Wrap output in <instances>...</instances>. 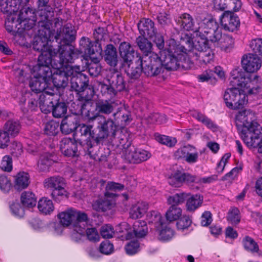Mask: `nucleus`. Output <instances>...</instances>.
Segmentation results:
<instances>
[{
	"instance_id": "f257e3e1",
	"label": "nucleus",
	"mask_w": 262,
	"mask_h": 262,
	"mask_svg": "<svg viewBox=\"0 0 262 262\" xmlns=\"http://www.w3.org/2000/svg\"><path fill=\"white\" fill-rule=\"evenodd\" d=\"M258 76L255 75L252 80L248 75L241 69H235L231 72L230 83L232 88H228L225 92L224 99L226 106L233 110L242 108L247 102V96L239 90L246 89L249 94H256L260 87L254 86L257 81Z\"/></svg>"
},
{
	"instance_id": "f03ea898",
	"label": "nucleus",
	"mask_w": 262,
	"mask_h": 262,
	"mask_svg": "<svg viewBox=\"0 0 262 262\" xmlns=\"http://www.w3.org/2000/svg\"><path fill=\"white\" fill-rule=\"evenodd\" d=\"M254 114L250 110L239 112L236 116V126L244 142L248 146H255V140L261 135V127L254 121Z\"/></svg>"
},
{
	"instance_id": "7ed1b4c3",
	"label": "nucleus",
	"mask_w": 262,
	"mask_h": 262,
	"mask_svg": "<svg viewBox=\"0 0 262 262\" xmlns=\"http://www.w3.org/2000/svg\"><path fill=\"white\" fill-rule=\"evenodd\" d=\"M51 25L52 23L47 15L40 16L36 30L38 34L34 37L32 44L33 50L41 52L38 59L42 55H50V66H52V56L57 53L55 49L48 46V42L51 40L53 36L50 29Z\"/></svg>"
},
{
	"instance_id": "20e7f679",
	"label": "nucleus",
	"mask_w": 262,
	"mask_h": 262,
	"mask_svg": "<svg viewBox=\"0 0 262 262\" xmlns=\"http://www.w3.org/2000/svg\"><path fill=\"white\" fill-rule=\"evenodd\" d=\"M59 223H54L53 227L57 234H60L63 230V227L72 225L74 231L79 235L84 233L85 224L89 222L88 214L73 208L68 209L58 214Z\"/></svg>"
},
{
	"instance_id": "39448f33",
	"label": "nucleus",
	"mask_w": 262,
	"mask_h": 262,
	"mask_svg": "<svg viewBox=\"0 0 262 262\" xmlns=\"http://www.w3.org/2000/svg\"><path fill=\"white\" fill-rule=\"evenodd\" d=\"M50 55H42L37 60V63L33 67L32 71L35 74L29 81V86L34 94H41L47 87V82L52 75Z\"/></svg>"
},
{
	"instance_id": "423d86ee",
	"label": "nucleus",
	"mask_w": 262,
	"mask_h": 262,
	"mask_svg": "<svg viewBox=\"0 0 262 262\" xmlns=\"http://www.w3.org/2000/svg\"><path fill=\"white\" fill-rule=\"evenodd\" d=\"M73 74L70 76L69 90L75 92L81 99L85 101L91 100L94 95L93 87L89 84L87 75L80 72L78 67H73Z\"/></svg>"
},
{
	"instance_id": "0eeeda50",
	"label": "nucleus",
	"mask_w": 262,
	"mask_h": 262,
	"mask_svg": "<svg viewBox=\"0 0 262 262\" xmlns=\"http://www.w3.org/2000/svg\"><path fill=\"white\" fill-rule=\"evenodd\" d=\"M160 59L162 63L163 70L164 69L168 71L178 69L186 70L190 68L189 60L186 59L185 56L171 45L161 51Z\"/></svg>"
},
{
	"instance_id": "6e6552de",
	"label": "nucleus",
	"mask_w": 262,
	"mask_h": 262,
	"mask_svg": "<svg viewBox=\"0 0 262 262\" xmlns=\"http://www.w3.org/2000/svg\"><path fill=\"white\" fill-rule=\"evenodd\" d=\"M60 148L66 156L70 157L78 156L82 151L90 156H92L94 152V145L90 141L70 138H64L61 140Z\"/></svg>"
},
{
	"instance_id": "1a4fd4ad",
	"label": "nucleus",
	"mask_w": 262,
	"mask_h": 262,
	"mask_svg": "<svg viewBox=\"0 0 262 262\" xmlns=\"http://www.w3.org/2000/svg\"><path fill=\"white\" fill-rule=\"evenodd\" d=\"M107 83H101L100 92L105 97L112 98L119 92L125 90L126 82L122 75L117 71L110 70L106 76Z\"/></svg>"
},
{
	"instance_id": "9d476101",
	"label": "nucleus",
	"mask_w": 262,
	"mask_h": 262,
	"mask_svg": "<svg viewBox=\"0 0 262 262\" xmlns=\"http://www.w3.org/2000/svg\"><path fill=\"white\" fill-rule=\"evenodd\" d=\"M196 38L194 41V52L193 54L196 57V59L205 64L209 63L213 58V54L210 49L212 45L211 41L197 29L194 31Z\"/></svg>"
},
{
	"instance_id": "9b49d317",
	"label": "nucleus",
	"mask_w": 262,
	"mask_h": 262,
	"mask_svg": "<svg viewBox=\"0 0 262 262\" xmlns=\"http://www.w3.org/2000/svg\"><path fill=\"white\" fill-rule=\"evenodd\" d=\"M119 129L118 125L115 123L114 119L111 118H106L104 116H100L96 127L97 145L102 143L107 138L112 140L115 138L116 133Z\"/></svg>"
},
{
	"instance_id": "f8f14e48",
	"label": "nucleus",
	"mask_w": 262,
	"mask_h": 262,
	"mask_svg": "<svg viewBox=\"0 0 262 262\" xmlns=\"http://www.w3.org/2000/svg\"><path fill=\"white\" fill-rule=\"evenodd\" d=\"M88 41V40H85ZM86 48V50H82L85 55L88 56L91 62L88 64V70L90 75L93 77L98 76L101 73L102 67L99 64L100 60L102 58V48L96 45L95 50L90 49V42L83 43Z\"/></svg>"
},
{
	"instance_id": "ddd939ff",
	"label": "nucleus",
	"mask_w": 262,
	"mask_h": 262,
	"mask_svg": "<svg viewBox=\"0 0 262 262\" xmlns=\"http://www.w3.org/2000/svg\"><path fill=\"white\" fill-rule=\"evenodd\" d=\"M120 144H117V146L122 147L123 150V157L127 162L130 163H140L148 159L151 154L148 151L140 148H135L130 144L126 146L124 144V139H120Z\"/></svg>"
},
{
	"instance_id": "4468645a",
	"label": "nucleus",
	"mask_w": 262,
	"mask_h": 262,
	"mask_svg": "<svg viewBox=\"0 0 262 262\" xmlns=\"http://www.w3.org/2000/svg\"><path fill=\"white\" fill-rule=\"evenodd\" d=\"M17 21L18 26L22 27L25 31H31V35L35 34L37 25L35 24L36 17L34 9L29 7H23L19 11Z\"/></svg>"
},
{
	"instance_id": "2eb2a0df",
	"label": "nucleus",
	"mask_w": 262,
	"mask_h": 262,
	"mask_svg": "<svg viewBox=\"0 0 262 262\" xmlns=\"http://www.w3.org/2000/svg\"><path fill=\"white\" fill-rule=\"evenodd\" d=\"M45 184L48 188L52 190L51 195L56 202H60L63 198L67 196L65 189L64 179L60 176H53L45 180Z\"/></svg>"
},
{
	"instance_id": "dca6fc26",
	"label": "nucleus",
	"mask_w": 262,
	"mask_h": 262,
	"mask_svg": "<svg viewBox=\"0 0 262 262\" xmlns=\"http://www.w3.org/2000/svg\"><path fill=\"white\" fill-rule=\"evenodd\" d=\"M143 74L147 77H155L163 71L162 63L157 54L151 56H142Z\"/></svg>"
},
{
	"instance_id": "f3484780",
	"label": "nucleus",
	"mask_w": 262,
	"mask_h": 262,
	"mask_svg": "<svg viewBox=\"0 0 262 262\" xmlns=\"http://www.w3.org/2000/svg\"><path fill=\"white\" fill-rule=\"evenodd\" d=\"M55 72L52 73V81L57 88H64L68 86L69 77L73 74L72 66H56Z\"/></svg>"
},
{
	"instance_id": "a211bd4d",
	"label": "nucleus",
	"mask_w": 262,
	"mask_h": 262,
	"mask_svg": "<svg viewBox=\"0 0 262 262\" xmlns=\"http://www.w3.org/2000/svg\"><path fill=\"white\" fill-rule=\"evenodd\" d=\"M60 44L58 49H55L57 53L52 56V58L59 54V66H70L69 63L73 62L74 58L77 55L75 48L71 43Z\"/></svg>"
},
{
	"instance_id": "6ab92c4d",
	"label": "nucleus",
	"mask_w": 262,
	"mask_h": 262,
	"mask_svg": "<svg viewBox=\"0 0 262 262\" xmlns=\"http://www.w3.org/2000/svg\"><path fill=\"white\" fill-rule=\"evenodd\" d=\"M192 175L188 172H184L180 170H176L172 173L167 178V182L169 185L174 187H180L184 183L194 189L192 180Z\"/></svg>"
},
{
	"instance_id": "aec40b11",
	"label": "nucleus",
	"mask_w": 262,
	"mask_h": 262,
	"mask_svg": "<svg viewBox=\"0 0 262 262\" xmlns=\"http://www.w3.org/2000/svg\"><path fill=\"white\" fill-rule=\"evenodd\" d=\"M220 20L222 27L225 31L233 32L237 30L240 26L238 17L230 10L224 11Z\"/></svg>"
},
{
	"instance_id": "412c9836",
	"label": "nucleus",
	"mask_w": 262,
	"mask_h": 262,
	"mask_svg": "<svg viewBox=\"0 0 262 262\" xmlns=\"http://www.w3.org/2000/svg\"><path fill=\"white\" fill-rule=\"evenodd\" d=\"M76 31L71 24H67L57 30L55 38L59 43H71L76 39Z\"/></svg>"
},
{
	"instance_id": "4be33fe9",
	"label": "nucleus",
	"mask_w": 262,
	"mask_h": 262,
	"mask_svg": "<svg viewBox=\"0 0 262 262\" xmlns=\"http://www.w3.org/2000/svg\"><path fill=\"white\" fill-rule=\"evenodd\" d=\"M135 60L126 63L125 72L127 76L132 79H138L142 73H143V61L142 56L137 54Z\"/></svg>"
},
{
	"instance_id": "5701e85b",
	"label": "nucleus",
	"mask_w": 262,
	"mask_h": 262,
	"mask_svg": "<svg viewBox=\"0 0 262 262\" xmlns=\"http://www.w3.org/2000/svg\"><path fill=\"white\" fill-rule=\"evenodd\" d=\"M241 62L243 69L248 73L256 72L261 65V60L257 55L251 53L244 55Z\"/></svg>"
},
{
	"instance_id": "b1692460",
	"label": "nucleus",
	"mask_w": 262,
	"mask_h": 262,
	"mask_svg": "<svg viewBox=\"0 0 262 262\" xmlns=\"http://www.w3.org/2000/svg\"><path fill=\"white\" fill-rule=\"evenodd\" d=\"M106 35V30L103 27H98L95 29L93 32V36L94 38L95 39V41H92L89 38L86 37H82L80 41V46L81 47V50H86V48L85 47V45L83 44L84 42H87L86 40H88V42H90V48L92 50V49L95 50V46L98 45L101 47V44L100 41L104 39V36Z\"/></svg>"
},
{
	"instance_id": "393cba45",
	"label": "nucleus",
	"mask_w": 262,
	"mask_h": 262,
	"mask_svg": "<svg viewBox=\"0 0 262 262\" xmlns=\"http://www.w3.org/2000/svg\"><path fill=\"white\" fill-rule=\"evenodd\" d=\"M54 97L55 99H58L59 96L56 93L54 89L49 88L47 83V87H46L41 94L39 96L40 108L42 112L45 114H48L50 112V109H46V106H48L49 101H53V98L50 97Z\"/></svg>"
},
{
	"instance_id": "a878e982",
	"label": "nucleus",
	"mask_w": 262,
	"mask_h": 262,
	"mask_svg": "<svg viewBox=\"0 0 262 262\" xmlns=\"http://www.w3.org/2000/svg\"><path fill=\"white\" fill-rule=\"evenodd\" d=\"M119 52L121 58L122 59V64L124 67H126V63H128L131 61L135 60L137 53L135 51L131 46L127 42H122L119 47Z\"/></svg>"
},
{
	"instance_id": "bb28decb",
	"label": "nucleus",
	"mask_w": 262,
	"mask_h": 262,
	"mask_svg": "<svg viewBox=\"0 0 262 262\" xmlns=\"http://www.w3.org/2000/svg\"><path fill=\"white\" fill-rule=\"evenodd\" d=\"M86 101L85 103H83L81 106V114L84 116L86 119L89 122H91L98 119V120L100 119L98 109L97 108V104L96 102L95 104Z\"/></svg>"
},
{
	"instance_id": "cd10ccee",
	"label": "nucleus",
	"mask_w": 262,
	"mask_h": 262,
	"mask_svg": "<svg viewBox=\"0 0 262 262\" xmlns=\"http://www.w3.org/2000/svg\"><path fill=\"white\" fill-rule=\"evenodd\" d=\"M193 45L194 41H193L191 35L184 33L181 34L180 43L171 46L185 55L189 53L193 54V52H194Z\"/></svg>"
},
{
	"instance_id": "c85d7f7f",
	"label": "nucleus",
	"mask_w": 262,
	"mask_h": 262,
	"mask_svg": "<svg viewBox=\"0 0 262 262\" xmlns=\"http://www.w3.org/2000/svg\"><path fill=\"white\" fill-rule=\"evenodd\" d=\"M140 33L144 37L153 38L158 32L154 22L149 18H143L138 24Z\"/></svg>"
},
{
	"instance_id": "c756f323",
	"label": "nucleus",
	"mask_w": 262,
	"mask_h": 262,
	"mask_svg": "<svg viewBox=\"0 0 262 262\" xmlns=\"http://www.w3.org/2000/svg\"><path fill=\"white\" fill-rule=\"evenodd\" d=\"M211 43L214 47H220L222 50L227 51L229 48H232L234 44V39L231 35L224 34L220 32H217L216 36L211 40Z\"/></svg>"
},
{
	"instance_id": "7c9ffc66",
	"label": "nucleus",
	"mask_w": 262,
	"mask_h": 262,
	"mask_svg": "<svg viewBox=\"0 0 262 262\" xmlns=\"http://www.w3.org/2000/svg\"><path fill=\"white\" fill-rule=\"evenodd\" d=\"M133 232H127L126 234L127 240L136 237L137 238L145 237L148 233V228L145 222L143 221H136L134 222L133 227Z\"/></svg>"
},
{
	"instance_id": "2f4dec72",
	"label": "nucleus",
	"mask_w": 262,
	"mask_h": 262,
	"mask_svg": "<svg viewBox=\"0 0 262 262\" xmlns=\"http://www.w3.org/2000/svg\"><path fill=\"white\" fill-rule=\"evenodd\" d=\"M49 104L52 105L46 109H50L52 111L54 117L59 118L65 117L68 110L67 104L63 101H59L58 99H55L54 101H49Z\"/></svg>"
},
{
	"instance_id": "473e14b6",
	"label": "nucleus",
	"mask_w": 262,
	"mask_h": 262,
	"mask_svg": "<svg viewBox=\"0 0 262 262\" xmlns=\"http://www.w3.org/2000/svg\"><path fill=\"white\" fill-rule=\"evenodd\" d=\"M197 31L202 34L203 36L205 35L207 38L211 41L216 36L217 32L220 33L221 31L218 29V25L216 21L213 19H210L207 21L204 25L203 28L199 27Z\"/></svg>"
},
{
	"instance_id": "72a5a7b5",
	"label": "nucleus",
	"mask_w": 262,
	"mask_h": 262,
	"mask_svg": "<svg viewBox=\"0 0 262 262\" xmlns=\"http://www.w3.org/2000/svg\"><path fill=\"white\" fill-rule=\"evenodd\" d=\"M103 57L104 61L110 66L116 67L117 66L118 56L117 49L113 44H108L105 46Z\"/></svg>"
},
{
	"instance_id": "f704fd0d",
	"label": "nucleus",
	"mask_w": 262,
	"mask_h": 262,
	"mask_svg": "<svg viewBox=\"0 0 262 262\" xmlns=\"http://www.w3.org/2000/svg\"><path fill=\"white\" fill-rule=\"evenodd\" d=\"M78 125V119L76 117L67 116L62 119L60 128L62 133L69 134L76 129Z\"/></svg>"
},
{
	"instance_id": "c9c22d12",
	"label": "nucleus",
	"mask_w": 262,
	"mask_h": 262,
	"mask_svg": "<svg viewBox=\"0 0 262 262\" xmlns=\"http://www.w3.org/2000/svg\"><path fill=\"white\" fill-rule=\"evenodd\" d=\"M79 133L81 137H84L85 139H81L82 141H90L91 143L95 146L94 144L93 143L94 141L97 144V140L96 137L97 136V130H92L93 126L91 125H86L85 124H79Z\"/></svg>"
},
{
	"instance_id": "e433bc0d",
	"label": "nucleus",
	"mask_w": 262,
	"mask_h": 262,
	"mask_svg": "<svg viewBox=\"0 0 262 262\" xmlns=\"http://www.w3.org/2000/svg\"><path fill=\"white\" fill-rule=\"evenodd\" d=\"M30 182L29 173L24 171L19 172L14 177V187L16 190L20 191L27 188Z\"/></svg>"
},
{
	"instance_id": "4c0bfd02",
	"label": "nucleus",
	"mask_w": 262,
	"mask_h": 262,
	"mask_svg": "<svg viewBox=\"0 0 262 262\" xmlns=\"http://www.w3.org/2000/svg\"><path fill=\"white\" fill-rule=\"evenodd\" d=\"M136 42L140 50L143 53V56H151L152 54H155L152 51V44L145 37L138 36L136 40Z\"/></svg>"
},
{
	"instance_id": "58836bf2",
	"label": "nucleus",
	"mask_w": 262,
	"mask_h": 262,
	"mask_svg": "<svg viewBox=\"0 0 262 262\" xmlns=\"http://www.w3.org/2000/svg\"><path fill=\"white\" fill-rule=\"evenodd\" d=\"M96 102L100 115H109L114 113L116 107L114 102L107 100H99Z\"/></svg>"
},
{
	"instance_id": "ea45409f",
	"label": "nucleus",
	"mask_w": 262,
	"mask_h": 262,
	"mask_svg": "<svg viewBox=\"0 0 262 262\" xmlns=\"http://www.w3.org/2000/svg\"><path fill=\"white\" fill-rule=\"evenodd\" d=\"M20 0H0V9L4 13L12 14L18 9Z\"/></svg>"
},
{
	"instance_id": "a19ab883",
	"label": "nucleus",
	"mask_w": 262,
	"mask_h": 262,
	"mask_svg": "<svg viewBox=\"0 0 262 262\" xmlns=\"http://www.w3.org/2000/svg\"><path fill=\"white\" fill-rule=\"evenodd\" d=\"M104 195L103 198H100L94 202L92 206L94 210L97 211L105 212L110 210L113 207L114 202L113 200H109Z\"/></svg>"
},
{
	"instance_id": "79ce46f5",
	"label": "nucleus",
	"mask_w": 262,
	"mask_h": 262,
	"mask_svg": "<svg viewBox=\"0 0 262 262\" xmlns=\"http://www.w3.org/2000/svg\"><path fill=\"white\" fill-rule=\"evenodd\" d=\"M177 23L181 26L182 29L186 31H195L197 29L194 28V22L192 17L188 13L182 14L178 18Z\"/></svg>"
},
{
	"instance_id": "37998d69",
	"label": "nucleus",
	"mask_w": 262,
	"mask_h": 262,
	"mask_svg": "<svg viewBox=\"0 0 262 262\" xmlns=\"http://www.w3.org/2000/svg\"><path fill=\"white\" fill-rule=\"evenodd\" d=\"M146 219L149 224H154L156 230L163 227L166 223L161 214L157 211L149 212L147 214Z\"/></svg>"
},
{
	"instance_id": "c03bdc74",
	"label": "nucleus",
	"mask_w": 262,
	"mask_h": 262,
	"mask_svg": "<svg viewBox=\"0 0 262 262\" xmlns=\"http://www.w3.org/2000/svg\"><path fill=\"white\" fill-rule=\"evenodd\" d=\"M148 209V204L143 202H138L133 205L130 209V217L134 219L141 217L146 212Z\"/></svg>"
},
{
	"instance_id": "a18cd8bd",
	"label": "nucleus",
	"mask_w": 262,
	"mask_h": 262,
	"mask_svg": "<svg viewBox=\"0 0 262 262\" xmlns=\"http://www.w3.org/2000/svg\"><path fill=\"white\" fill-rule=\"evenodd\" d=\"M52 157V155L49 153H45L40 156L37 163V168L39 171L44 172L49 170L53 163Z\"/></svg>"
},
{
	"instance_id": "49530a36",
	"label": "nucleus",
	"mask_w": 262,
	"mask_h": 262,
	"mask_svg": "<svg viewBox=\"0 0 262 262\" xmlns=\"http://www.w3.org/2000/svg\"><path fill=\"white\" fill-rule=\"evenodd\" d=\"M21 203L24 207L32 208L34 207L37 202L35 194L31 191H24L21 194Z\"/></svg>"
},
{
	"instance_id": "de8ad7c7",
	"label": "nucleus",
	"mask_w": 262,
	"mask_h": 262,
	"mask_svg": "<svg viewBox=\"0 0 262 262\" xmlns=\"http://www.w3.org/2000/svg\"><path fill=\"white\" fill-rule=\"evenodd\" d=\"M21 128V125L19 122L15 120H9L7 121L4 126V130L7 133L12 136H17Z\"/></svg>"
},
{
	"instance_id": "09e8293b",
	"label": "nucleus",
	"mask_w": 262,
	"mask_h": 262,
	"mask_svg": "<svg viewBox=\"0 0 262 262\" xmlns=\"http://www.w3.org/2000/svg\"><path fill=\"white\" fill-rule=\"evenodd\" d=\"M129 186L127 183L126 184H122L114 182H109L107 183L105 187L106 192H105V196L106 197L114 198L116 196V194L113 192H110V191H120L123 190L125 188H127Z\"/></svg>"
},
{
	"instance_id": "8fccbe9b",
	"label": "nucleus",
	"mask_w": 262,
	"mask_h": 262,
	"mask_svg": "<svg viewBox=\"0 0 262 262\" xmlns=\"http://www.w3.org/2000/svg\"><path fill=\"white\" fill-rule=\"evenodd\" d=\"M113 117L115 121L120 120L122 125L128 124L132 120L130 113L122 108H118L117 111L113 113Z\"/></svg>"
},
{
	"instance_id": "3c124183",
	"label": "nucleus",
	"mask_w": 262,
	"mask_h": 262,
	"mask_svg": "<svg viewBox=\"0 0 262 262\" xmlns=\"http://www.w3.org/2000/svg\"><path fill=\"white\" fill-rule=\"evenodd\" d=\"M191 115L206 125L208 128L211 129H216L217 128V125L210 119L202 113L197 111H193L191 113Z\"/></svg>"
},
{
	"instance_id": "603ef678",
	"label": "nucleus",
	"mask_w": 262,
	"mask_h": 262,
	"mask_svg": "<svg viewBox=\"0 0 262 262\" xmlns=\"http://www.w3.org/2000/svg\"><path fill=\"white\" fill-rule=\"evenodd\" d=\"M38 208L40 212L45 214H49L54 209L52 201L47 198H42L38 203Z\"/></svg>"
},
{
	"instance_id": "864d4df0",
	"label": "nucleus",
	"mask_w": 262,
	"mask_h": 262,
	"mask_svg": "<svg viewBox=\"0 0 262 262\" xmlns=\"http://www.w3.org/2000/svg\"><path fill=\"white\" fill-rule=\"evenodd\" d=\"M203 201V196L200 194H195L191 196L187 200L186 207L189 211H193L202 205Z\"/></svg>"
},
{
	"instance_id": "5fc2aeb1",
	"label": "nucleus",
	"mask_w": 262,
	"mask_h": 262,
	"mask_svg": "<svg viewBox=\"0 0 262 262\" xmlns=\"http://www.w3.org/2000/svg\"><path fill=\"white\" fill-rule=\"evenodd\" d=\"M182 214V210L176 205H171L166 213L167 221L172 222L178 220Z\"/></svg>"
},
{
	"instance_id": "6e6d98bb",
	"label": "nucleus",
	"mask_w": 262,
	"mask_h": 262,
	"mask_svg": "<svg viewBox=\"0 0 262 262\" xmlns=\"http://www.w3.org/2000/svg\"><path fill=\"white\" fill-rule=\"evenodd\" d=\"M193 179L192 180V184L194 189L198 190L200 188V185L203 183H210L214 181L216 179V176H212L206 178H200L194 175H192Z\"/></svg>"
},
{
	"instance_id": "4d7b16f0",
	"label": "nucleus",
	"mask_w": 262,
	"mask_h": 262,
	"mask_svg": "<svg viewBox=\"0 0 262 262\" xmlns=\"http://www.w3.org/2000/svg\"><path fill=\"white\" fill-rule=\"evenodd\" d=\"M155 137L156 141L158 142L169 147H173L177 143V140L175 138H172L165 135L155 134Z\"/></svg>"
},
{
	"instance_id": "13d9d810",
	"label": "nucleus",
	"mask_w": 262,
	"mask_h": 262,
	"mask_svg": "<svg viewBox=\"0 0 262 262\" xmlns=\"http://www.w3.org/2000/svg\"><path fill=\"white\" fill-rule=\"evenodd\" d=\"M59 123L52 120L47 122L44 128L45 133L49 136H55L59 131Z\"/></svg>"
},
{
	"instance_id": "bf43d9fd",
	"label": "nucleus",
	"mask_w": 262,
	"mask_h": 262,
	"mask_svg": "<svg viewBox=\"0 0 262 262\" xmlns=\"http://www.w3.org/2000/svg\"><path fill=\"white\" fill-rule=\"evenodd\" d=\"M243 243L246 250L252 252H257L258 251V246L252 238L247 236L243 239Z\"/></svg>"
},
{
	"instance_id": "052dcab7",
	"label": "nucleus",
	"mask_w": 262,
	"mask_h": 262,
	"mask_svg": "<svg viewBox=\"0 0 262 262\" xmlns=\"http://www.w3.org/2000/svg\"><path fill=\"white\" fill-rule=\"evenodd\" d=\"M85 225L86 224L84 223ZM86 233V236L88 240L92 242L96 243L99 241L100 236L97 229L94 228H88L84 229V233ZM84 233L81 235H83Z\"/></svg>"
},
{
	"instance_id": "680f3d73",
	"label": "nucleus",
	"mask_w": 262,
	"mask_h": 262,
	"mask_svg": "<svg viewBox=\"0 0 262 262\" xmlns=\"http://www.w3.org/2000/svg\"><path fill=\"white\" fill-rule=\"evenodd\" d=\"M188 194L185 193H177L173 196H169L167 200L169 204L176 205L181 204L184 202Z\"/></svg>"
},
{
	"instance_id": "e2e57ef3",
	"label": "nucleus",
	"mask_w": 262,
	"mask_h": 262,
	"mask_svg": "<svg viewBox=\"0 0 262 262\" xmlns=\"http://www.w3.org/2000/svg\"><path fill=\"white\" fill-rule=\"evenodd\" d=\"M160 238L162 240H168L170 239L173 235V231L170 228L167 227L166 223L165 225L159 229H157Z\"/></svg>"
},
{
	"instance_id": "0e129e2a",
	"label": "nucleus",
	"mask_w": 262,
	"mask_h": 262,
	"mask_svg": "<svg viewBox=\"0 0 262 262\" xmlns=\"http://www.w3.org/2000/svg\"><path fill=\"white\" fill-rule=\"evenodd\" d=\"M239 211L237 208H232L228 212L227 220L232 225H237L240 222Z\"/></svg>"
},
{
	"instance_id": "69168bd1",
	"label": "nucleus",
	"mask_w": 262,
	"mask_h": 262,
	"mask_svg": "<svg viewBox=\"0 0 262 262\" xmlns=\"http://www.w3.org/2000/svg\"><path fill=\"white\" fill-rule=\"evenodd\" d=\"M99 251L105 255L110 254L114 251L113 244L108 241H103L100 244Z\"/></svg>"
},
{
	"instance_id": "338daca9",
	"label": "nucleus",
	"mask_w": 262,
	"mask_h": 262,
	"mask_svg": "<svg viewBox=\"0 0 262 262\" xmlns=\"http://www.w3.org/2000/svg\"><path fill=\"white\" fill-rule=\"evenodd\" d=\"M12 187L10 180L5 175L0 176V189L5 193H8Z\"/></svg>"
},
{
	"instance_id": "774afa93",
	"label": "nucleus",
	"mask_w": 262,
	"mask_h": 262,
	"mask_svg": "<svg viewBox=\"0 0 262 262\" xmlns=\"http://www.w3.org/2000/svg\"><path fill=\"white\" fill-rule=\"evenodd\" d=\"M250 47L255 53L254 54H258L262 56V39L256 38L252 40Z\"/></svg>"
}]
</instances>
